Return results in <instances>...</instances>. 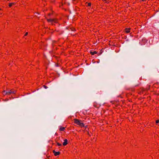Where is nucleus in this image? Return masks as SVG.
Listing matches in <instances>:
<instances>
[{
  "instance_id": "obj_11",
  "label": "nucleus",
  "mask_w": 159,
  "mask_h": 159,
  "mask_svg": "<svg viewBox=\"0 0 159 159\" xmlns=\"http://www.w3.org/2000/svg\"><path fill=\"white\" fill-rule=\"evenodd\" d=\"M15 3L13 2V3H9V6L10 7H11L13 5H15Z\"/></svg>"
},
{
  "instance_id": "obj_9",
  "label": "nucleus",
  "mask_w": 159,
  "mask_h": 159,
  "mask_svg": "<svg viewBox=\"0 0 159 159\" xmlns=\"http://www.w3.org/2000/svg\"><path fill=\"white\" fill-rule=\"evenodd\" d=\"M65 129V128L64 127H62L61 126L60 127L59 130L60 131H63Z\"/></svg>"
},
{
  "instance_id": "obj_6",
  "label": "nucleus",
  "mask_w": 159,
  "mask_h": 159,
  "mask_svg": "<svg viewBox=\"0 0 159 159\" xmlns=\"http://www.w3.org/2000/svg\"><path fill=\"white\" fill-rule=\"evenodd\" d=\"M68 143V140L66 139H65L64 140V142L63 143V146L66 145Z\"/></svg>"
},
{
  "instance_id": "obj_12",
  "label": "nucleus",
  "mask_w": 159,
  "mask_h": 159,
  "mask_svg": "<svg viewBox=\"0 0 159 159\" xmlns=\"http://www.w3.org/2000/svg\"><path fill=\"white\" fill-rule=\"evenodd\" d=\"M57 146H62V144H61V143H57Z\"/></svg>"
},
{
  "instance_id": "obj_15",
  "label": "nucleus",
  "mask_w": 159,
  "mask_h": 159,
  "mask_svg": "<svg viewBox=\"0 0 159 159\" xmlns=\"http://www.w3.org/2000/svg\"><path fill=\"white\" fill-rule=\"evenodd\" d=\"M91 6V3H89L88 4V6Z\"/></svg>"
},
{
  "instance_id": "obj_18",
  "label": "nucleus",
  "mask_w": 159,
  "mask_h": 159,
  "mask_svg": "<svg viewBox=\"0 0 159 159\" xmlns=\"http://www.w3.org/2000/svg\"><path fill=\"white\" fill-rule=\"evenodd\" d=\"M139 84H137V85H136L135 86H139Z\"/></svg>"
},
{
  "instance_id": "obj_5",
  "label": "nucleus",
  "mask_w": 159,
  "mask_h": 159,
  "mask_svg": "<svg viewBox=\"0 0 159 159\" xmlns=\"http://www.w3.org/2000/svg\"><path fill=\"white\" fill-rule=\"evenodd\" d=\"M53 152L55 156L58 155L60 154V152H56L55 150H53Z\"/></svg>"
},
{
  "instance_id": "obj_16",
  "label": "nucleus",
  "mask_w": 159,
  "mask_h": 159,
  "mask_svg": "<svg viewBox=\"0 0 159 159\" xmlns=\"http://www.w3.org/2000/svg\"><path fill=\"white\" fill-rule=\"evenodd\" d=\"M43 87L45 89H47L48 88V87L45 86V85H43Z\"/></svg>"
},
{
  "instance_id": "obj_14",
  "label": "nucleus",
  "mask_w": 159,
  "mask_h": 159,
  "mask_svg": "<svg viewBox=\"0 0 159 159\" xmlns=\"http://www.w3.org/2000/svg\"><path fill=\"white\" fill-rule=\"evenodd\" d=\"M156 124H158L159 123V120H157L156 121Z\"/></svg>"
},
{
  "instance_id": "obj_7",
  "label": "nucleus",
  "mask_w": 159,
  "mask_h": 159,
  "mask_svg": "<svg viewBox=\"0 0 159 159\" xmlns=\"http://www.w3.org/2000/svg\"><path fill=\"white\" fill-rule=\"evenodd\" d=\"M97 53V52L96 51H90V53L92 55H94L95 54H96Z\"/></svg>"
},
{
  "instance_id": "obj_13",
  "label": "nucleus",
  "mask_w": 159,
  "mask_h": 159,
  "mask_svg": "<svg viewBox=\"0 0 159 159\" xmlns=\"http://www.w3.org/2000/svg\"><path fill=\"white\" fill-rule=\"evenodd\" d=\"M150 85H148V87L147 88L146 90H149V89H150Z\"/></svg>"
},
{
  "instance_id": "obj_2",
  "label": "nucleus",
  "mask_w": 159,
  "mask_h": 159,
  "mask_svg": "<svg viewBox=\"0 0 159 159\" xmlns=\"http://www.w3.org/2000/svg\"><path fill=\"white\" fill-rule=\"evenodd\" d=\"M48 21L52 24V25L54 24V23H56L58 22V20L56 19H47Z\"/></svg>"
},
{
  "instance_id": "obj_19",
  "label": "nucleus",
  "mask_w": 159,
  "mask_h": 159,
  "mask_svg": "<svg viewBox=\"0 0 159 159\" xmlns=\"http://www.w3.org/2000/svg\"><path fill=\"white\" fill-rule=\"evenodd\" d=\"M1 10V9L0 8V10Z\"/></svg>"
},
{
  "instance_id": "obj_10",
  "label": "nucleus",
  "mask_w": 159,
  "mask_h": 159,
  "mask_svg": "<svg viewBox=\"0 0 159 159\" xmlns=\"http://www.w3.org/2000/svg\"><path fill=\"white\" fill-rule=\"evenodd\" d=\"M2 94L4 95H8V92H6L5 91H4L2 92Z\"/></svg>"
},
{
  "instance_id": "obj_17",
  "label": "nucleus",
  "mask_w": 159,
  "mask_h": 159,
  "mask_svg": "<svg viewBox=\"0 0 159 159\" xmlns=\"http://www.w3.org/2000/svg\"><path fill=\"white\" fill-rule=\"evenodd\" d=\"M27 34H28V33H27H27H26V34H25V36H26V35H27Z\"/></svg>"
},
{
  "instance_id": "obj_8",
  "label": "nucleus",
  "mask_w": 159,
  "mask_h": 159,
  "mask_svg": "<svg viewBox=\"0 0 159 159\" xmlns=\"http://www.w3.org/2000/svg\"><path fill=\"white\" fill-rule=\"evenodd\" d=\"M130 30L129 28H126L125 30V32L127 33H129L130 32Z\"/></svg>"
},
{
  "instance_id": "obj_3",
  "label": "nucleus",
  "mask_w": 159,
  "mask_h": 159,
  "mask_svg": "<svg viewBox=\"0 0 159 159\" xmlns=\"http://www.w3.org/2000/svg\"><path fill=\"white\" fill-rule=\"evenodd\" d=\"M145 91V90L143 88H141L139 90V93L140 94H143Z\"/></svg>"
},
{
  "instance_id": "obj_1",
  "label": "nucleus",
  "mask_w": 159,
  "mask_h": 159,
  "mask_svg": "<svg viewBox=\"0 0 159 159\" xmlns=\"http://www.w3.org/2000/svg\"><path fill=\"white\" fill-rule=\"evenodd\" d=\"M74 122L75 124L79 125L81 127H84V124L81 122V120L77 119H75L74 120Z\"/></svg>"
},
{
  "instance_id": "obj_4",
  "label": "nucleus",
  "mask_w": 159,
  "mask_h": 159,
  "mask_svg": "<svg viewBox=\"0 0 159 159\" xmlns=\"http://www.w3.org/2000/svg\"><path fill=\"white\" fill-rule=\"evenodd\" d=\"M8 92V95H9L11 94H15L16 93V91L10 90Z\"/></svg>"
}]
</instances>
